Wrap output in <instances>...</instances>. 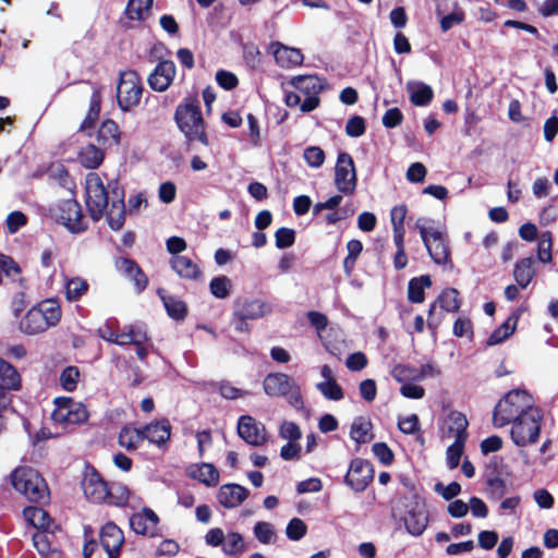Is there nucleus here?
I'll return each instance as SVG.
<instances>
[{
  "label": "nucleus",
  "instance_id": "obj_1",
  "mask_svg": "<svg viewBox=\"0 0 558 558\" xmlns=\"http://www.w3.org/2000/svg\"><path fill=\"white\" fill-rule=\"evenodd\" d=\"M535 409L533 397L522 389H513L498 401L493 414L495 427L501 428Z\"/></svg>",
  "mask_w": 558,
  "mask_h": 558
},
{
  "label": "nucleus",
  "instance_id": "obj_2",
  "mask_svg": "<svg viewBox=\"0 0 558 558\" xmlns=\"http://www.w3.org/2000/svg\"><path fill=\"white\" fill-rule=\"evenodd\" d=\"M174 121L189 142L208 145L205 123L197 101L185 100L180 104L174 112Z\"/></svg>",
  "mask_w": 558,
  "mask_h": 558
},
{
  "label": "nucleus",
  "instance_id": "obj_3",
  "mask_svg": "<svg viewBox=\"0 0 558 558\" xmlns=\"http://www.w3.org/2000/svg\"><path fill=\"white\" fill-rule=\"evenodd\" d=\"M11 482L16 492L29 501H41L48 497V487L40 474L32 468H17L11 474Z\"/></svg>",
  "mask_w": 558,
  "mask_h": 558
},
{
  "label": "nucleus",
  "instance_id": "obj_4",
  "mask_svg": "<svg viewBox=\"0 0 558 558\" xmlns=\"http://www.w3.org/2000/svg\"><path fill=\"white\" fill-rule=\"evenodd\" d=\"M271 312V306L257 298H238L233 303L232 323L236 331H250L247 320L263 318Z\"/></svg>",
  "mask_w": 558,
  "mask_h": 558
},
{
  "label": "nucleus",
  "instance_id": "obj_5",
  "mask_svg": "<svg viewBox=\"0 0 558 558\" xmlns=\"http://www.w3.org/2000/svg\"><path fill=\"white\" fill-rule=\"evenodd\" d=\"M542 418L541 411L535 408L511 422L512 441L519 447L535 444L539 438Z\"/></svg>",
  "mask_w": 558,
  "mask_h": 558
},
{
  "label": "nucleus",
  "instance_id": "obj_6",
  "mask_svg": "<svg viewBox=\"0 0 558 558\" xmlns=\"http://www.w3.org/2000/svg\"><path fill=\"white\" fill-rule=\"evenodd\" d=\"M263 388L267 396L275 398L283 397L295 409L301 408L303 404L299 386L287 374H268L263 381Z\"/></svg>",
  "mask_w": 558,
  "mask_h": 558
},
{
  "label": "nucleus",
  "instance_id": "obj_7",
  "mask_svg": "<svg viewBox=\"0 0 558 558\" xmlns=\"http://www.w3.org/2000/svg\"><path fill=\"white\" fill-rule=\"evenodd\" d=\"M143 83L135 71L129 70L120 74L117 86V100L119 108L126 112L137 107L143 96Z\"/></svg>",
  "mask_w": 558,
  "mask_h": 558
},
{
  "label": "nucleus",
  "instance_id": "obj_8",
  "mask_svg": "<svg viewBox=\"0 0 558 558\" xmlns=\"http://www.w3.org/2000/svg\"><path fill=\"white\" fill-rule=\"evenodd\" d=\"M86 206L93 220H100L109 204L108 191L99 174L90 172L86 175Z\"/></svg>",
  "mask_w": 558,
  "mask_h": 558
},
{
  "label": "nucleus",
  "instance_id": "obj_9",
  "mask_svg": "<svg viewBox=\"0 0 558 558\" xmlns=\"http://www.w3.org/2000/svg\"><path fill=\"white\" fill-rule=\"evenodd\" d=\"M54 405L51 418L62 426L81 424L87 421V410L78 401H74L71 398H57Z\"/></svg>",
  "mask_w": 558,
  "mask_h": 558
},
{
  "label": "nucleus",
  "instance_id": "obj_10",
  "mask_svg": "<svg viewBox=\"0 0 558 558\" xmlns=\"http://www.w3.org/2000/svg\"><path fill=\"white\" fill-rule=\"evenodd\" d=\"M356 171L352 157L340 153L335 167V185L344 195H352L356 190Z\"/></svg>",
  "mask_w": 558,
  "mask_h": 558
},
{
  "label": "nucleus",
  "instance_id": "obj_11",
  "mask_svg": "<svg viewBox=\"0 0 558 558\" xmlns=\"http://www.w3.org/2000/svg\"><path fill=\"white\" fill-rule=\"evenodd\" d=\"M404 506L407 508L404 517L407 531L413 536L422 535L428 524L425 501L417 494H413Z\"/></svg>",
  "mask_w": 558,
  "mask_h": 558
},
{
  "label": "nucleus",
  "instance_id": "obj_12",
  "mask_svg": "<svg viewBox=\"0 0 558 558\" xmlns=\"http://www.w3.org/2000/svg\"><path fill=\"white\" fill-rule=\"evenodd\" d=\"M54 217L72 233H81L87 228L81 205L75 199L62 201L56 208Z\"/></svg>",
  "mask_w": 558,
  "mask_h": 558
},
{
  "label": "nucleus",
  "instance_id": "obj_13",
  "mask_svg": "<svg viewBox=\"0 0 558 558\" xmlns=\"http://www.w3.org/2000/svg\"><path fill=\"white\" fill-rule=\"evenodd\" d=\"M374 469L372 463L362 459H353L345 474L344 482L355 492H363L373 481Z\"/></svg>",
  "mask_w": 558,
  "mask_h": 558
},
{
  "label": "nucleus",
  "instance_id": "obj_14",
  "mask_svg": "<svg viewBox=\"0 0 558 558\" xmlns=\"http://www.w3.org/2000/svg\"><path fill=\"white\" fill-rule=\"evenodd\" d=\"M238 434L248 445L263 446L267 441V432L260 422L250 415H243L238 422Z\"/></svg>",
  "mask_w": 558,
  "mask_h": 558
},
{
  "label": "nucleus",
  "instance_id": "obj_15",
  "mask_svg": "<svg viewBox=\"0 0 558 558\" xmlns=\"http://www.w3.org/2000/svg\"><path fill=\"white\" fill-rule=\"evenodd\" d=\"M23 515L25 521L33 529V531L27 532L32 537L38 533H45L49 535V539H52L53 531L57 526L50 520L47 511L38 507H26L23 511Z\"/></svg>",
  "mask_w": 558,
  "mask_h": 558
},
{
  "label": "nucleus",
  "instance_id": "obj_16",
  "mask_svg": "<svg viewBox=\"0 0 558 558\" xmlns=\"http://www.w3.org/2000/svg\"><path fill=\"white\" fill-rule=\"evenodd\" d=\"M82 488L85 497L92 502H105V499L108 498V484L94 469L85 472Z\"/></svg>",
  "mask_w": 558,
  "mask_h": 558
},
{
  "label": "nucleus",
  "instance_id": "obj_17",
  "mask_svg": "<svg viewBox=\"0 0 558 558\" xmlns=\"http://www.w3.org/2000/svg\"><path fill=\"white\" fill-rule=\"evenodd\" d=\"M99 537L108 558H119L124 543V535L121 529L117 524L108 522L101 527Z\"/></svg>",
  "mask_w": 558,
  "mask_h": 558
},
{
  "label": "nucleus",
  "instance_id": "obj_18",
  "mask_svg": "<svg viewBox=\"0 0 558 558\" xmlns=\"http://www.w3.org/2000/svg\"><path fill=\"white\" fill-rule=\"evenodd\" d=\"M112 199L109 209L106 211L107 223L113 231L122 229L125 221L124 192L114 183L111 189Z\"/></svg>",
  "mask_w": 558,
  "mask_h": 558
},
{
  "label": "nucleus",
  "instance_id": "obj_19",
  "mask_svg": "<svg viewBox=\"0 0 558 558\" xmlns=\"http://www.w3.org/2000/svg\"><path fill=\"white\" fill-rule=\"evenodd\" d=\"M158 515L149 508H144L130 518V526L136 534L150 537L158 534Z\"/></svg>",
  "mask_w": 558,
  "mask_h": 558
},
{
  "label": "nucleus",
  "instance_id": "obj_20",
  "mask_svg": "<svg viewBox=\"0 0 558 558\" xmlns=\"http://www.w3.org/2000/svg\"><path fill=\"white\" fill-rule=\"evenodd\" d=\"M175 76V65L170 60L160 61L153 73L148 76L147 82L151 89L156 92H165L172 83Z\"/></svg>",
  "mask_w": 558,
  "mask_h": 558
},
{
  "label": "nucleus",
  "instance_id": "obj_21",
  "mask_svg": "<svg viewBox=\"0 0 558 558\" xmlns=\"http://www.w3.org/2000/svg\"><path fill=\"white\" fill-rule=\"evenodd\" d=\"M269 51L275 57L277 64L281 68L291 69L303 62L301 50L284 46L281 43H271Z\"/></svg>",
  "mask_w": 558,
  "mask_h": 558
},
{
  "label": "nucleus",
  "instance_id": "obj_22",
  "mask_svg": "<svg viewBox=\"0 0 558 558\" xmlns=\"http://www.w3.org/2000/svg\"><path fill=\"white\" fill-rule=\"evenodd\" d=\"M147 341L148 336L145 326L141 324H132L125 326L121 332L116 333L112 343L118 345H140Z\"/></svg>",
  "mask_w": 558,
  "mask_h": 558
},
{
  "label": "nucleus",
  "instance_id": "obj_23",
  "mask_svg": "<svg viewBox=\"0 0 558 558\" xmlns=\"http://www.w3.org/2000/svg\"><path fill=\"white\" fill-rule=\"evenodd\" d=\"M248 496V490L238 484H226L219 488L218 500L226 508L240 506Z\"/></svg>",
  "mask_w": 558,
  "mask_h": 558
},
{
  "label": "nucleus",
  "instance_id": "obj_24",
  "mask_svg": "<svg viewBox=\"0 0 558 558\" xmlns=\"http://www.w3.org/2000/svg\"><path fill=\"white\" fill-rule=\"evenodd\" d=\"M142 433L143 439L160 447L169 440L171 426L167 420H161L146 425Z\"/></svg>",
  "mask_w": 558,
  "mask_h": 558
},
{
  "label": "nucleus",
  "instance_id": "obj_25",
  "mask_svg": "<svg viewBox=\"0 0 558 558\" xmlns=\"http://www.w3.org/2000/svg\"><path fill=\"white\" fill-rule=\"evenodd\" d=\"M534 265L533 257L521 258L514 264L513 278L521 289H525L532 282L536 274Z\"/></svg>",
  "mask_w": 558,
  "mask_h": 558
},
{
  "label": "nucleus",
  "instance_id": "obj_26",
  "mask_svg": "<svg viewBox=\"0 0 558 558\" xmlns=\"http://www.w3.org/2000/svg\"><path fill=\"white\" fill-rule=\"evenodd\" d=\"M407 92L410 95L411 102L418 107L427 106L434 97L432 87L420 81L408 82Z\"/></svg>",
  "mask_w": 558,
  "mask_h": 558
},
{
  "label": "nucleus",
  "instance_id": "obj_27",
  "mask_svg": "<svg viewBox=\"0 0 558 558\" xmlns=\"http://www.w3.org/2000/svg\"><path fill=\"white\" fill-rule=\"evenodd\" d=\"M424 245L435 264L446 265L450 262V250L445 233L439 239L427 242Z\"/></svg>",
  "mask_w": 558,
  "mask_h": 558
},
{
  "label": "nucleus",
  "instance_id": "obj_28",
  "mask_svg": "<svg viewBox=\"0 0 558 558\" xmlns=\"http://www.w3.org/2000/svg\"><path fill=\"white\" fill-rule=\"evenodd\" d=\"M41 315L36 306L32 307L20 320V330L26 335H37L46 331L47 324L44 323Z\"/></svg>",
  "mask_w": 558,
  "mask_h": 558
},
{
  "label": "nucleus",
  "instance_id": "obj_29",
  "mask_svg": "<svg viewBox=\"0 0 558 558\" xmlns=\"http://www.w3.org/2000/svg\"><path fill=\"white\" fill-rule=\"evenodd\" d=\"M448 436L453 437L454 440L466 441L469 422L466 416L458 411H453L448 415Z\"/></svg>",
  "mask_w": 558,
  "mask_h": 558
},
{
  "label": "nucleus",
  "instance_id": "obj_30",
  "mask_svg": "<svg viewBox=\"0 0 558 558\" xmlns=\"http://www.w3.org/2000/svg\"><path fill=\"white\" fill-rule=\"evenodd\" d=\"M0 388L12 391L21 388V376L16 368L0 357Z\"/></svg>",
  "mask_w": 558,
  "mask_h": 558
},
{
  "label": "nucleus",
  "instance_id": "obj_31",
  "mask_svg": "<svg viewBox=\"0 0 558 558\" xmlns=\"http://www.w3.org/2000/svg\"><path fill=\"white\" fill-rule=\"evenodd\" d=\"M372 429L373 424L368 418L364 416H357L352 422L350 437L357 445L369 442L374 437Z\"/></svg>",
  "mask_w": 558,
  "mask_h": 558
},
{
  "label": "nucleus",
  "instance_id": "obj_32",
  "mask_svg": "<svg viewBox=\"0 0 558 558\" xmlns=\"http://www.w3.org/2000/svg\"><path fill=\"white\" fill-rule=\"evenodd\" d=\"M291 85L304 96L319 95L323 84L316 75H300L291 80Z\"/></svg>",
  "mask_w": 558,
  "mask_h": 558
},
{
  "label": "nucleus",
  "instance_id": "obj_33",
  "mask_svg": "<svg viewBox=\"0 0 558 558\" xmlns=\"http://www.w3.org/2000/svg\"><path fill=\"white\" fill-rule=\"evenodd\" d=\"M36 308L41 315L44 323L47 324V328L54 327L61 319V307L58 301L53 299H47L41 301Z\"/></svg>",
  "mask_w": 558,
  "mask_h": 558
},
{
  "label": "nucleus",
  "instance_id": "obj_34",
  "mask_svg": "<svg viewBox=\"0 0 558 558\" xmlns=\"http://www.w3.org/2000/svg\"><path fill=\"white\" fill-rule=\"evenodd\" d=\"M170 264L172 269L182 278L196 279L201 275L198 266L186 256H172Z\"/></svg>",
  "mask_w": 558,
  "mask_h": 558
},
{
  "label": "nucleus",
  "instance_id": "obj_35",
  "mask_svg": "<svg viewBox=\"0 0 558 558\" xmlns=\"http://www.w3.org/2000/svg\"><path fill=\"white\" fill-rule=\"evenodd\" d=\"M89 289L88 282L81 277L64 279V294L69 302H76L84 296Z\"/></svg>",
  "mask_w": 558,
  "mask_h": 558
},
{
  "label": "nucleus",
  "instance_id": "obj_36",
  "mask_svg": "<svg viewBox=\"0 0 558 558\" xmlns=\"http://www.w3.org/2000/svg\"><path fill=\"white\" fill-rule=\"evenodd\" d=\"M432 286L430 277L427 275L412 278L408 286V298L412 303H422L425 299V289Z\"/></svg>",
  "mask_w": 558,
  "mask_h": 558
},
{
  "label": "nucleus",
  "instance_id": "obj_37",
  "mask_svg": "<svg viewBox=\"0 0 558 558\" xmlns=\"http://www.w3.org/2000/svg\"><path fill=\"white\" fill-rule=\"evenodd\" d=\"M414 228L418 231L424 244L439 239L445 233L444 230L435 226L434 220L425 217L417 218L414 222Z\"/></svg>",
  "mask_w": 558,
  "mask_h": 558
},
{
  "label": "nucleus",
  "instance_id": "obj_38",
  "mask_svg": "<svg viewBox=\"0 0 558 558\" xmlns=\"http://www.w3.org/2000/svg\"><path fill=\"white\" fill-rule=\"evenodd\" d=\"M104 160L101 149L93 144H88L81 148L78 153V161L86 169H96Z\"/></svg>",
  "mask_w": 558,
  "mask_h": 558
},
{
  "label": "nucleus",
  "instance_id": "obj_39",
  "mask_svg": "<svg viewBox=\"0 0 558 558\" xmlns=\"http://www.w3.org/2000/svg\"><path fill=\"white\" fill-rule=\"evenodd\" d=\"M119 126L113 120H106L97 132V141L100 145L111 146L119 143Z\"/></svg>",
  "mask_w": 558,
  "mask_h": 558
},
{
  "label": "nucleus",
  "instance_id": "obj_40",
  "mask_svg": "<svg viewBox=\"0 0 558 558\" xmlns=\"http://www.w3.org/2000/svg\"><path fill=\"white\" fill-rule=\"evenodd\" d=\"M159 296L162 300L163 306L167 311V314L175 319H183L186 315V306L183 301L179 300L175 296L166 295L162 290L158 291Z\"/></svg>",
  "mask_w": 558,
  "mask_h": 558
},
{
  "label": "nucleus",
  "instance_id": "obj_41",
  "mask_svg": "<svg viewBox=\"0 0 558 558\" xmlns=\"http://www.w3.org/2000/svg\"><path fill=\"white\" fill-rule=\"evenodd\" d=\"M153 0H129L125 14L129 20L144 21L150 12Z\"/></svg>",
  "mask_w": 558,
  "mask_h": 558
},
{
  "label": "nucleus",
  "instance_id": "obj_42",
  "mask_svg": "<svg viewBox=\"0 0 558 558\" xmlns=\"http://www.w3.org/2000/svg\"><path fill=\"white\" fill-rule=\"evenodd\" d=\"M51 541L49 535L45 533L33 535V545L41 558H64L61 551L51 548Z\"/></svg>",
  "mask_w": 558,
  "mask_h": 558
},
{
  "label": "nucleus",
  "instance_id": "obj_43",
  "mask_svg": "<svg viewBox=\"0 0 558 558\" xmlns=\"http://www.w3.org/2000/svg\"><path fill=\"white\" fill-rule=\"evenodd\" d=\"M191 476L207 486H214L219 482V472L210 463H203L191 471Z\"/></svg>",
  "mask_w": 558,
  "mask_h": 558
},
{
  "label": "nucleus",
  "instance_id": "obj_44",
  "mask_svg": "<svg viewBox=\"0 0 558 558\" xmlns=\"http://www.w3.org/2000/svg\"><path fill=\"white\" fill-rule=\"evenodd\" d=\"M108 498L105 502L118 507L125 506L130 498V490L121 483L108 484Z\"/></svg>",
  "mask_w": 558,
  "mask_h": 558
},
{
  "label": "nucleus",
  "instance_id": "obj_45",
  "mask_svg": "<svg viewBox=\"0 0 558 558\" xmlns=\"http://www.w3.org/2000/svg\"><path fill=\"white\" fill-rule=\"evenodd\" d=\"M119 445L126 450H135L137 445L143 440L142 429L125 426L119 434Z\"/></svg>",
  "mask_w": 558,
  "mask_h": 558
},
{
  "label": "nucleus",
  "instance_id": "obj_46",
  "mask_svg": "<svg viewBox=\"0 0 558 558\" xmlns=\"http://www.w3.org/2000/svg\"><path fill=\"white\" fill-rule=\"evenodd\" d=\"M101 95L99 89H95L90 96L89 110L85 120L81 125L82 131L92 128L94 122L98 119L100 112Z\"/></svg>",
  "mask_w": 558,
  "mask_h": 558
},
{
  "label": "nucleus",
  "instance_id": "obj_47",
  "mask_svg": "<svg viewBox=\"0 0 558 558\" xmlns=\"http://www.w3.org/2000/svg\"><path fill=\"white\" fill-rule=\"evenodd\" d=\"M458 295L459 292L457 289L448 288L439 294L437 302L446 312L454 313L460 308V301Z\"/></svg>",
  "mask_w": 558,
  "mask_h": 558
},
{
  "label": "nucleus",
  "instance_id": "obj_48",
  "mask_svg": "<svg viewBox=\"0 0 558 558\" xmlns=\"http://www.w3.org/2000/svg\"><path fill=\"white\" fill-rule=\"evenodd\" d=\"M517 329V326L508 318L497 329H495L487 339L488 345H496L507 340Z\"/></svg>",
  "mask_w": 558,
  "mask_h": 558
},
{
  "label": "nucleus",
  "instance_id": "obj_49",
  "mask_svg": "<svg viewBox=\"0 0 558 558\" xmlns=\"http://www.w3.org/2000/svg\"><path fill=\"white\" fill-rule=\"evenodd\" d=\"M222 551L230 556L244 551V541L242 535L236 532H231L225 535Z\"/></svg>",
  "mask_w": 558,
  "mask_h": 558
},
{
  "label": "nucleus",
  "instance_id": "obj_50",
  "mask_svg": "<svg viewBox=\"0 0 558 558\" xmlns=\"http://www.w3.org/2000/svg\"><path fill=\"white\" fill-rule=\"evenodd\" d=\"M232 282L227 276H219L211 279L209 283L210 293L217 299L229 296Z\"/></svg>",
  "mask_w": 558,
  "mask_h": 558
},
{
  "label": "nucleus",
  "instance_id": "obj_51",
  "mask_svg": "<svg viewBox=\"0 0 558 558\" xmlns=\"http://www.w3.org/2000/svg\"><path fill=\"white\" fill-rule=\"evenodd\" d=\"M316 388L328 400L339 401L343 399V390L337 384L336 379L330 381H320L316 384Z\"/></svg>",
  "mask_w": 558,
  "mask_h": 558
},
{
  "label": "nucleus",
  "instance_id": "obj_52",
  "mask_svg": "<svg viewBox=\"0 0 558 558\" xmlns=\"http://www.w3.org/2000/svg\"><path fill=\"white\" fill-rule=\"evenodd\" d=\"M553 248V240L550 232H543L539 236L538 245H537V258L541 263L547 264L553 259L551 255Z\"/></svg>",
  "mask_w": 558,
  "mask_h": 558
},
{
  "label": "nucleus",
  "instance_id": "obj_53",
  "mask_svg": "<svg viewBox=\"0 0 558 558\" xmlns=\"http://www.w3.org/2000/svg\"><path fill=\"white\" fill-rule=\"evenodd\" d=\"M303 158L308 167L317 169L320 168L325 161V153L318 146H310L305 148Z\"/></svg>",
  "mask_w": 558,
  "mask_h": 558
},
{
  "label": "nucleus",
  "instance_id": "obj_54",
  "mask_svg": "<svg viewBox=\"0 0 558 558\" xmlns=\"http://www.w3.org/2000/svg\"><path fill=\"white\" fill-rule=\"evenodd\" d=\"M465 441L454 440L452 445L447 448L446 460L449 469H456L464 450Z\"/></svg>",
  "mask_w": 558,
  "mask_h": 558
},
{
  "label": "nucleus",
  "instance_id": "obj_55",
  "mask_svg": "<svg viewBox=\"0 0 558 558\" xmlns=\"http://www.w3.org/2000/svg\"><path fill=\"white\" fill-rule=\"evenodd\" d=\"M80 372L74 366H68L60 375V384L66 391H73L76 388Z\"/></svg>",
  "mask_w": 558,
  "mask_h": 558
},
{
  "label": "nucleus",
  "instance_id": "obj_56",
  "mask_svg": "<svg viewBox=\"0 0 558 558\" xmlns=\"http://www.w3.org/2000/svg\"><path fill=\"white\" fill-rule=\"evenodd\" d=\"M255 537L263 544H270L275 538V530L272 524L259 521L254 526Z\"/></svg>",
  "mask_w": 558,
  "mask_h": 558
},
{
  "label": "nucleus",
  "instance_id": "obj_57",
  "mask_svg": "<svg viewBox=\"0 0 558 558\" xmlns=\"http://www.w3.org/2000/svg\"><path fill=\"white\" fill-rule=\"evenodd\" d=\"M27 223V217L20 210L12 211L5 219V227L10 234L16 233L22 227Z\"/></svg>",
  "mask_w": 558,
  "mask_h": 558
},
{
  "label": "nucleus",
  "instance_id": "obj_58",
  "mask_svg": "<svg viewBox=\"0 0 558 558\" xmlns=\"http://www.w3.org/2000/svg\"><path fill=\"white\" fill-rule=\"evenodd\" d=\"M306 524L299 518L292 519L286 529V533L289 539L300 541L306 533Z\"/></svg>",
  "mask_w": 558,
  "mask_h": 558
},
{
  "label": "nucleus",
  "instance_id": "obj_59",
  "mask_svg": "<svg viewBox=\"0 0 558 558\" xmlns=\"http://www.w3.org/2000/svg\"><path fill=\"white\" fill-rule=\"evenodd\" d=\"M486 485L493 498H501L507 493L506 481L498 475L487 477Z\"/></svg>",
  "mask_w": 558,
  "mask_h": 558
},
{
  "label": "nucleus",
  "instance_id": "obj_60",
  "mask_svg": "<svg viewBox=\"0 0 558 558\" xmlns=\"http://www.w3.org/2000/svg\"><path fill=\"white\" fill-rule=\"evenodd\" d=\"M275 239L278 248H288L294 244L295 232L290 228H280L276 231Z\"/></svg>",
  "mask_w": 558,
  "mask_h": 558
},
{
  "label": "nucleus",
  "instance_id": "obj_61",
  "mask_svg": "<svg viewBox=\"0 0 558 558\" xmlns=\"http://www.w3.org/2000/svg\"><path fill=\"white\" fill-rule=\"evenodd\" d=\"M372 451L380 463L390 465L393 462V452L385 442L374 444Z\"/></svg>",
  "mask_w": 558,
  "mask_h": 558
},
{
  "label": "nucleus",
  "instance_id": "obj_62",
  "mask_svg": "<svg viewBox=\"0 0 558 558\" xmlns=\"http://www.w3.org/2000/svg\"><path fill=\"white\" fill-rule=\"evenodd\" d=\"M279 435L289 441H296L301 438L302 433L295 423L286 421L280 426Z\"/></svg>",
  "mask_w": 558,
  "mask_h": 558
},
{
  "label": "nucleus",
  "instance_id": "obj_63",
  "mask_svg": "<svg viewBox=\"0 0 558 558\" xmlns=\"http://www.w3.org/2000/svg\"><path fill=\"white\" fill-rule=\"evenodd\" d=\"M435 492L438 493L444 499L451 500L456 496H458L461 492V486L457 482H452L448 485H444L442 483H437L435 485Z\"/></svg>",
  "mask_w": 558,
  "mask_h": 558
},
{
  "label": "nucleus",
  "instance_id": "obj_64",
  "mask_svg": "<svg viewBox=\"0 0 558 558\" xmlns=\"http://www.w3.org/2000/svg\"><path fill=\"white\" fill-rule=\"evenodd\" d=\"M426 173V167L422 162H414L408 168L407 180L412 183H422Z\"/></svg>",
  "mask_w": 558,
  "mask_h": 558
}]
</instances>
